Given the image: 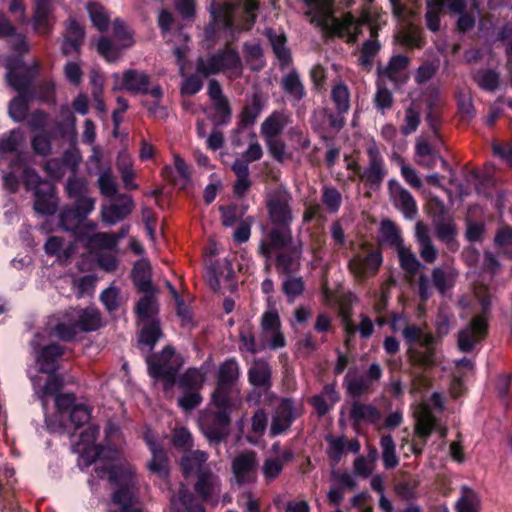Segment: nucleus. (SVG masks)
<instances>
[{"label":"nucleus","instance_id":"nucleus-42","mask_svg":"<svg viewBox=\"0 0 512 512\" xmlns=\"http://www.w3.org/2000/svg\"><path fill=\"white\" fill-rule=\"evenodd\" d=\"M270 368L264 361H255L249 370V381L252 385L264 387L268 385Z\"/></svg>","mask_w":512,"mask_h":512},{"label":"nucleus","instance_id":"nucleus-44","mask_svg":"<svg viewBox=\"0 0 512 512\" xmlns=\"http://www.w3.org/2000/svg\"><path fill=\"white\" fill-rule=\"evenodd\" d=\"M397 39L404 45L419 48L423 44L422 31L419 27L409 24L398 33Z\"/></svg>","mask_w":512,"mask_h":512},{"label":"nucleus","instance_id":"nucleus-39","mask_svg":"<svg viewBox=\"0 0 512 512\" xmlns=\"http://www.w3.org/2000/svg\"><path fill=\"white\" fill-rule=\"evenodd\" d=\"M351 417L359 423H372L375 424L380 419L379 411L371 405L354 403L351 408Z\"/></svg>","mask_w":512,"mask_h":512},{"label":"nucleus","instance_id":"nucleus-32","mask_svg":"<svg viewBox=\"0 0 512 512\" xmlns=\"http://www.w3.org/2000/svg\"><path fill=\"white\" fill-rule=\"evenodd\" d=\"M294 419L293 403L283 399L279 403L271 424V433L278 435L288 429Z\"/></svg>","mask_w":512,"mask_h":512},{"label":"nucleus","instance_id":"nucleus-43","mask_svg":"<svg viewBox=\"0 0 512 512\" xmlns=\"http://www.w3.org/2000/svg\"><path fill=\"white\" fill-rule=\"evenodd\" d=\"M337 400L338 397L335 391L331 387H325L321 395L314 396L310 399V403L319 415H324Z\"/></svg>","mask_w":512,"mask_h":512},{"label":"nucleus","instance_id":"nucleus-23","mask_svg":"<svg viewBox=\"0 0 512 512\" xmlns=\"http://www.w3.org/2000/svg\"><path fill=\"white\" fill-rule=\"evenodd\" d=\"M113 90H127L132 93H146L149 86V76L141 71L129 69L122 75L115 73Z\"/></svg>","mask_w":512,"mask_h":512},{"label":"nucleus","instance_id":"nucleus-41","mask_svg":"<svg viewBox=\"0 0 512 512\" xmlns=\"http://www.w3.org/2000/svg\"><path fill=\"white\" fill-rule=\"evenodd\" d=\"M174 170L171 175V181L180 189H184L190 181V169L185 161L178 155L174 156Z\"/></svg>","mask_w":512,"mask_h":512},{"label":"nucleus","instance_id":"nucleus-17","mask_svg":"<svg viewBox=\"0 0 512 512\" xmlns=\"http://www.w3.org/2000/svg\"><path fill=\"white\" fill-rule=\"evenodd\" d=\"M147 363L151 377L163 380L166 390L173 386L181 362L171 347L164 348L160 355L149 357Z\"/></svg>","mask_w":512,"mask_h":512},{"label":"nucleus","instance_id":"nucleus-13","mask_svg":"<svg viewBox=\"0 0 512 512\" xmlns=\"http://www.w3.org/2000/svg\"><path fill=\"white\" fill-rule=\"evenodd\" d=\"M414 416L416 424L411 451L418 455L422 452L431 432H437L440 438H444L446 436L447 429L437 421L430 404L426 402H422L415 407Z\"/></svg>","mask_w":512,"mask_h":512},{"label":"nucleus","instance_id":"nucleus-28","mask_svg":"<svg viewBox=\"0 0 512 512\" xmlns=\"http://www.w3.org/2000/svg\"><path fill=\"white\" fill-rule=\"evenodd\" d=\"M233 474L239 484L251 482L256 476V456L254 452H245L235 458Z\"/></svg>","mask_w":512,"mask_h":512},{"label":"nucleus","instance_id":"nucleus-60","mask_svg":"<svg viewBox=\"0 0 512 512\" xmlns=\"http://www.w3.org/2000/svg\"><path fill=\"white\" fill-rule=\"evenodd\" d=\"M203 381L204 375L201 373V371L197 369H189L182 376L180 385L183 388L197 389L202 385Z\"/></svg>","mask_w":512,"mask_h":512},{"label":"nucleus","instance_id":"nucleus-22","mask_svg":"<svg viewBox=\"0 0 512 512\" xmlns=\"http://www.w3.org/2000/svg\"><path fill=\"white\" fill-rule=\"evenodd\" d=\"M280 327V318L275 310H268L262 315L261 340L265 346L271 349L282 348L285 346V338Z\"/></svg>","mask_w":512,"mask_h":512},{"label":"nucleus","instance_id":"nucleus-59","mask_svg":"<svg viewBox=\"0 0 512 512\" xmlns=\"http://www.w3.org/2000/svg\"><path fill=\"white\" fill-rule=\"evenodd\" d=\"M455 225L451 221H441L436 225V235L439 240L450 245L456 235Z\"/></svg>","mask_w":512,"mask_h":512},{"label":"nucleus","instance_id":"nucleus-26","mask_svg":"<svg viewBox=\"0 0 512 512\" xmlns=\"http://www.w3.org/2000/svg\"><path fill=\"white\" fill-rule=\"evenodd\" d=\"M6 67L8 69L6 78L10 86L19 93L25 92L30 85L34 71L20 60H8Z\"/></svg>","mask_w":512,"mask_h":512},{"label":"nucleus","instance_id":"nucleus-3","mask_svg":"<svg viewBox=\"0 0 512 512\" xmlns=\"http://www.w3.org/2000/svg\"><path fill=\"white\" fill-rule=\"evenodd\" d=\"M238 376L239 366L234 360L224 362L219 368L217 387L212 395V406L216 411L202 414L199 420L203 433L211 442H218L227 434L231 402L239 393L236 388Z\"/></svg>","mask_w":512,"mask_h":512},{"label":"nucleus","instance_id":"nucleus-40","mask_svg":"<svg viewBox=\"0 0 512 512\" xmlns=\"http://www.w3.org/2000/svg\"><path fill=\"white\" fill-rule=\"evenodd\" d=\"M292 454L289 450H283L276 458H269L263 466V473L267 479H274L279 475L283 468V464L289 461Z\"/></svg>","mask_w":512,"mask_h":512},{"label":"nucleus","instance_id":"nucleus-20","mask_svg":"<svg viewBox=\"0 0 512 512\" xmlns=\"http://www.w3.org/2000/svg\"><path fill=\"white\" fill-rule=\"evenodd\" d=\"M367 152L369 156V165L366 170L361 172L359 165L354 160L348 161L347 167L369 185L378 186L386 175L383 159L376 146H370Z\"/></svg>","mask_w":512,"mask_h":512},{"label":"nucleus","instance_id":"nucleus-19","mask_svg":"<svg viewBox=\"0 0 512 512\" xmlns=\"http://www.w3.org/2000/svg\"><path fill=\"white\" fill-rule=\"evenodd\" d=\"M55 403L61 420L68 419L75 428L81 427L90 419V411L86 405L76 403L72 394L57 395Z\"/></svg>","mask_w":512,"mask_h":512},{"label":"nucleus","instance_id":"nucleus-31","mask_svg":"<svg viewBox=\"0 0 512 512\" xmlns=\"http://www.w3.org/2000/svg\"><path fill=\"white\" fill-rule=\"evenodd\" d=\"M409 59L406 56L396 55L391 58L388 66L379 72L380 81L389 80L395 85H399L406 81V67Z\"/></svg>","mask_w":512,"mask_h":512},{"label":"nucleus","instance_id":"nucleus-30","mask_svg":"<svg viewBox=\"0 0 512 512\" xmlns=\"http://www.w3.org/2000/svg\"><path fill=\"white\" fill-rule=\"evenodd\" d=\"M144 438L152 453V460L148 464L149 470L159 477L165 478L168 474V460L162 447L156 443L152 432L147 431Z\"/></svg>","mask_w":512,"mask_h":512},{"label":"nucleus","instance_id":"nucleus-58","mask_svg":"<svg viewBox=\"0 0 512 512\" xmlns=\"http://www.w3.org/2000/svg\"><path fill=\"white\" fill-rule=\"evenodd\" d=\"M245 57L252 69L258 70L264 65L262 60V49L257 43L245 45Z\"/></svg>","mask_w":512,"mask_h":512},{"label":"nucleus","instance_id":"nucleus-47","mask_svg":"<svg viewBox=\"0 0 512 512\" xmlns=\"http://www.w3.org/2000/svg\"><path fill=\"white\" fill-rule=\"evenodd\" d=\"M144 326L141 329L139 341L140 343L153 348L158 339L161 336L159 324L157 321H147L143 322Z\"/></svg>","mask_w":512,"mask_h":512},{"label":"nucleus","instance_id":"nucleus-10","mask_svg":"<svg viewBox=\"0 0 512 512\" xmlns=\"http://www.w3.org/2000/svg\"><path fill=\"white\" fill-rule=\"evenodd\" d=\"M323 299L327 305L338 308L339 315L348 335H353L357 331L364 338L372 335L373 324L367 316H361V322L359 326H356L353 323L351 309L353 303L356 301V296L353 293L345 291L332 292L328 288L324 287Z\"/></svg>","mask_w":512,"mask_h":512},{"label":"nucleus","instance_id":"nucleus-35","mask_svg":"<svg viewBox=\"0 0 512 512\" xmlns=\"http://www.w3.org/2000/svg\"><path fill=\"white\" fill-rule=\"evenodd\" d=\"M272 221L279 224L278 228H287L285 225L291 220V213L286 196L271 198L268 202Z\"/></svg>","mask_w":512,"mask_h":512},{"label":"nucleus","instance_id":"nucleus-33","mask_svg":"<svg viewBox=\"0 0 512 512\" xmlns=\"http://www.w3.org/2000/svg\"><path fill=\"white\" fill-rule=\"evenodd\" d=\"M34 27L38 33L45 34L51 29V12L54 9L53 0H34Z\"/></svg>","mask_w":512,"mask_h":512},{"label":"nucleus","instance_id":"nucleus-45","mask_svg":"<svg viewBox=\"0 0 512 512\" xmlns=\"http://www.w3.org/2000/svg\"><path fill=\"white\" fill-rule=\"evenodd\" d=\"M455 274L449 268H436L433 270V284L440 293H445L454 284Z\"/></svg>","mask_w":512,"mask_h":512},{"label":"nucleus","instance_id":"nucleus-55","mask_svg":"<svg viewBox=\"0 0 512 512\" xmlns=\"http://www.w3.org/2000/svg\"><path fill=\"white\" fill-rule=\"evenodd\" d=\"M87 10L94 26L100 31L105 30L108 25V15L104 8L100 4L90 3Z\"/></svg>","mask_w":512,"mask_h":512},{"label":"nucleus","instance_id":"nucleus-18","mask_svg":"<svg viewBox=\"0 0 512 512\" xmlns=\"http://www.w3.org/2000/svg\"><path fill=\"white\" fill-rule=\"evenodd\" d=\"M113 34L116 43L104 37L99 39L97 43L99 54L107 61H116L120 57L122 50L132 46L134 43L133 33L119 20L113 22Z\"/></svg>","mask_w":512,"mask_h":512},{"label":"nucleus","instance_id":"nucleus-57","mask_svg":"<svg viewBox=\"0 0 512 512\" xmlns=\"http://www.w3.org/2000/svg\"><path fill=\"white\" fill-rule=\"evenodd\" d=\"M341 202V194L336 189L330 187L324 188L322 193V203L329 212H337Z\"/></svg>","mask_w":512,"mask_h":512},{"label":"nucleus","instance_id":"nucleus-7","mask_svg":"<svg viewBox=\"0 0 512 512\" xmlns=\"http://www.w3.org/2000/svg\"><path fill=\"white\" fill-rule=\"evenodd\" d=\"M288 228H275L260 243V253L266 258L277 254L276 266L283 273L296 271L300 266L301 246L292 245Z\"/></svg>","mask_w":512,"mask_h":512},{"label":"nucleus","instance_id":"nucleus-15","mask_svg":"<svg viewBox=\"0 0 512 512\" xmlns=\"http://www.w3.org/2000/svg\"><path fill=\"white\" fill-rule=\"evenodd\" d=\"M96 228L95 223L85 222L79 227V231H76L79 240L85 242L92 253L111 251L129 232V226L122 227L117 233L96 232Z\"/></svg>","mask_w":512,"mask_h":512},{"label":"nucleus","instance_id":"nucleus-62","mask_svg":"<svg viewBox=\"0 0 512 512\" xmlns=\"http://www.w3.org/2000/svg\"><path fill=\"white\" fill-rule=\"evenodd\" d=\"M27 113V101L23 95L13 99L9 106V114L15 121H21Z\"/></svg>","mask_w":512,"mask_h":512},{"label":"nucleus","instance_id":"nucleus-53","mask_svg":"<svg viewBox=\"0 0 512 512\" xmlns=\"http://www.w3.org/2000/svg\"><path fill=\"white\" fill-rule=\"evenodd\" d=\"M263 108V103L259 95H253L250 102L244 107L242 111V121L245 124H252L260 114Z\"/></svg>","mask_w":512,"mask_h":512},{"label":"nucleus","instance_id":"nucleus-51","mask_svg":"<svg viewBox=\"0 0 512 512\" xmlns=\"http://www.w3.org/2000/svg\"><path fill=\"white\" fill-rule=\"evenodd\" d=\"M479 508V499L476 493L464 487L461 498L457 502L458 512H477Z\"/></svg>","mask_w":512,"mask_h":512},{"label":"nucleus","instance_id":"nucleus-24","mask_svg":"<svg viewBox=\"0 0 512 512\" xmlns=\"http://www.w3.org/2000/svg\"><path fill=\"white\" fill-rule=\"evenodd\" d=\"M382 258L378 251L367 252L365 256L356 255L349 262V269L357 281H363L374 275L381 265Z\"/></svg>","mask_w":512,"mask_h":512},{"label":"nucleus","instance_id":"nucleus-12","mask_svg":"<svg viewBox=\"0 0 512 512\" xmlns=\"http://www.w3.org/2000/svg\"><path fill=\"white\" fill-rule=\"evenodd\" d=\"M402 334L410 361L420 367H432L435 364L434 337L426 327L406 325Z\"/></svg>","mask_w":512,"mask_h":512},{"label":"nucleus","instance_id":"nucleus-52","mask_svg":"<svg viewBox=\"0 0 512 512\" xmlns=\"http://www.w3.org/2000/svg\"><path fill=\"white\" fill-rule=\"evenodd\" d=\"M380 232L383 240L395 246L396 249H399V246H403L399 230L392 221H382Z\"/></svg>","mask_w":512,"mask_h":512},{"label":"nucleus","instance_id":"nucleus-21","mask_svg":"<svg viewBox=\"0 0 512 512\" xmlns=\"http://www.w3.org/2000/svg\"><path fill=\"white\" fill-rule=\"evenodd\" d=\"M75 200L74 208H65L60 214V224L65 230L79 227L87 222L84 218L94 210L95 200L86 195L80 196Z\"/></svg>","mask_w":512,"mask_h":512},{"label":"nucleus","instance_id":"nucleus-27","mask_svg":"<svg viewBox=\"0 0 512 512\" xmlns=\"http://www.w3.org/2000/svg\"><path fill=\"white\" fill-rule=\"evenodd\" d=\"M388 187L395 206L407 219L415 218L417 214V205L413 196L396 180H390Z\"/></svg>","mask_w":512,"mask_h":512},{"label":"nucleus","instance_id":"nucleus-8","mask_svg":"<svg viewBox=\"0 0 512 512\" xmlns=\"http://www.w3.org/2000/svg\"><path fill=\"white\" fill-rule=\"evenodd\" d=\"M208 456L199 450H187L181 459V466L185 475L198 474V481L195 485L197 494L203 501L216 504L220 492L218 478L209 471L203 469Z\"/></svg>","mask_w":512,"mask_h":512},{"label":"nucleus","instance_id":"nucleus-38","mask_svg":"<svg viewBox=\"0 0 512 512\" xmlns=\"http://www.w3.org/2000/svg\"><path fill=\"white\" fill-rule=\"evenodd\" d=\"M150 270V263L145 259L138 261L133 268V281L139 290L143 292H149L151 289Z\"/></svg>","mask_w":512,"mask_h":512},{"label":"nucleus","instance_id":"nucleus-46","mask_svg":"<svg viewBox=\"0 0 512 512\" xmlns=\"http://www.w3.org/2000/svg\"><path fill=\"white\" fill-rule=\"evenodd\" d=\"M267 36L271 42L273 51L276 57L283 63L286 64L289 61V51L285 46L286 37L283 33H276L272 30L267 31Z\"/></svg>","mask_w":512,"mask_h":512},{"label":"nucleus","instance_id":"nucleus-29","mask_svg":"<svg viewBox=\"0 0 512 512\" xmlns=\"http://www.w3.org/2000/svg\"><path fill=\"white\" fill-rule=\"evenodd\" d=\"M133 207V201L129 196H120L115 203L102 207V220L109 225L116 224L126 218L132 212Z\"/></svg>","mask_w":512,"mask_h":512},{"label":"nucleus","instance_id":"nucleus-56","mask_svg":"<svg viewBox=\"0 0 512 512\" xmlns=\"http://www.w3.org/2000/svg\"><path fill=\"white\" fill-rule=\"evenodd\" d=\"M332 99L339 113L349 110V91L345 85L338 84L333 88Z\"/></svg>","mask_w":512,"mask_h":512},{"label":"nucleus","instance_id":"nucleus-5","mask_svg":"<svg viewBox=\"0 0 512 512\" xmlns=\"http://www.w3.org/2000/svg\"><path fill=\"white\" fill-rule=\"evenodd\" d=\"M25 142L24 135L13 130L0 139V168L3 173V184L10 192L18 188L19 180L25 176V170H30L25 162V156L19 152Z\"/></svg>","mask_w":512,"mask_h":512},{"label":"nucleus","instance_id":"nucleus-54","mask_svg":"<svg viewBox=\"0 0 512 512\" xmlns=\"http://www.w3.org/2000/svg\"><path fill=\"white\" fill-rule=\"evenodd\" d=\"M416 154L420 158L418 163L427 168H431L437 158V156L432 153L428 142L422 138L418 139L416 143Z\"/></svg>","mask_w":512,"mask_h":512},{"label":"nucleus","instance_id":"nucleus-36","mask_svg":"<svg viewBox=\"0 0 512 512\" xmlns=\"http://www.w3.org/2000/svg\"><path fill=\"white\" fill-rule=\"evenodd\" d=\"M288 123V117L283 112H273L261 125V135L265 140L276 138Z\"/></svg>","mask_w":512,"mask_h":512},{"label":"nucleus","instance_id":"nucleus-16","mask_svg":"<svg viewBox=\"0 0 512 512\" xmlns=\"http://www.w3.org/2000/svg\"><path fill=\"white\" fill-rule=\"evenodd\" d=\"M27 189L34 190V208L42 214H53L57 208V198L54 187L49 181H42L32 170H25V176L21 178Z\"/></svg>","mask_w":512,"mask_h":512},{"label":"nucleus","instance_id":"nucleus-6","mask_svg":"<svg viewBox=\"0 0 512 512\" xmlns=\"http://www.w3.org/2000/svg\"><path fill=\"white\" fill-rule=\"evenodd\" d=\"M50 337L71 340L78 332H91L101 326L99 312L92 307L70 308L60 318H50L47 324Z\"/></svg>","mask_w":512,"mask_h":512},{"label":"nucleus","instance_id":"nucleus-2","mask_svg":"<svg viewBox=\"0 0 512 512\" xmlns=\"http://www.w3.org/2000/svg\"><path fill=\"white\" fill-rule=\"evenodd\" d=\"M305 2L311 22L320 27L326 35L346 37L348 42L353 43L357 40L361 27L367 26L371 38L377 36L381 15L373 7L363 9L361 17L356 20L350 13L337 18L332 7L333 0H305Z\"/></svg>","mask_w":512,"mask_h":512},{"label":"nucleus","instance_id":"nucleus-50","mask_svg":"<svg viewBox=\"0 0 512 512\" xmlns=\"http://www.w3.org/2000/svg\"><path fill=\"white\" fill-rule=\"evenodd\" d=\"M72 245L65 246L62 238L57 236L50 237L45 244L47 254L56 255L59 259H67L72 252Z\"/></svg>","mask_w":512,"mask_h":512},{"label":"nucleus","instance_id":"nucleus-1","mask_svg":"<svg viewBox=\"0 0 512 512\" xmlns=\"http://www.w3.org/2000/svg\"><path fill=\"white\" fill-rule=\"evenodd\" d=\"M97 434L98 427L90 424L81 431L79 440L74 444V451L85 466L95 463L97 475L100 478L107 477L117 486L110 512H140L133 492L135 470L129 463L122 461L118 450L110 446L119 434L118 428L114 424L108 425L106 447L95 444Z\"/></svg>","mask_w":512,"mask_h":512},{"label":"nucleus","instance_id":"nucleus-14","mask_svg":"<svg viewBox=\"0 0 512 512\" xmlns=\"http://www.w3.org/2000/svg\"><path fill=\"white\" fill-rule=\"evenodd\" d=\"M197 72L203 76L224 73L230 79L242 73V63L236 50L228 46L224 51L197 62Z\"/></svg>","mask_w":512,"mask_h":512},{"label":"nucleus","instance_id":"nucleus-25","mask_svg":"<svg viewBox=\"0 0 512 512\" xmlns=\"http://www.w3.org/2000/svg\"><path fill=\"white\" fill-rule=\"evenodd\" d=\"M486 331V319L483 316L474 317L470 325L459 333V349L463 352L472 350L474 345L484 338Z\"/></svg>","mask_w":512,"mask_h":512},{"label":"nucleus","instance_id":"nucleus-61","mask_svg":"<svg viewBox=\"0 0 512 512\" xmlns=\"http://www.w3.org/2000/svg\"><path fill=\"white\" fill-rule=\"evenodd\" d=\"M384 84L385 81L383 82L379 80L374 99L376 107L380 110L390 108L393 102L392 94L387 88L383 86Z\"/></svg>","mask_w":512,"mask_h":512},{"label":"nucleus","instance_id":"nucleus-63","mask_svg":"<svg viewBox=\"0 0 512 512\" xmlns=\"http://www.w3.org/2000/svg\"><path fill=\"white\" fill-rule=\"evenodd\" d=\"M475 80L482 88L487 90L495 89L499 82L497 73L491 70L478 72L475 75Z\"/></svg>","mask_w":512,"mask_h":512},{"label":"nucleus","instance_id":"nucleus-4","mask_svg":"<svg viewBox=\"0 0 512 512\" xmlns=\"http://www.w3.org/2000/svg\"><path fill=\"white\" fill-rule=\"evenodd\" d=\"M212 23L206 30L208 38L216 34V30L224 33L234 29L249 30L255 23L258 2L256 0H229L224 4H211Z\"/></svg>","mask_w":512,"mask_h":512},{"label":"nucleus","instance_id":"nucleus-34","mask_svg":"<svg viewBox=\"0 0 512 512\" xmlns=\"http://www.w3.org/2000/svg\"><path fill=\"white\" fill-rule=\"evenodd\" d=\"M172 512H204L201 504L181 485L178 494L171 498Z\"/></svg>","mask_w":512,"mask_h":512},{"label":"nucleus","instance_id":"nucleus-11","mask_svg":"<svg viewBox=\"0 0 512 512\" xmlns=\"http://www.w3.org/2000/svg\"><path fill=\"white\" fill-rule=\"evenodd\" d=\"M443 8H447L449 12L459 14L458 28L465 32L473 27L475 17L473 14L465 12L469 9H476L475 0H428L426 20L427 26L431 31H438L440 28V15Z\"/></svg>","mask_w":512,"mask_h":512},{"label":"nucleus","instance_id":"nucleus-9","mask_svg":"<svg viewBox=\"0 0 512 512\" xmlns=\"http://www.w3.org/2000/svg\"><path fill=\"white\" fill-rule=\"evenodd\" d=\"M37 363L41 372L48 374L45 384L42 385L39 377H33V387L41 399L43 408H46V397L54 395L62 387L61 379L54 374L57 368L56 361L63 354V349L56 344L41 347L36 351Z\"/></svg>","mask_w":512,"mask_h":512},{"label":"nucleus","instance_id":"nucleus-48","mask_svg":"<svg viewBox=\"0 0 512 512\" xmlns=\"http://www.w3.org/2000/svg\"><path fill=\"white\" fill-rule=\"evenodd\" d=\"M397 253L402 269L411 275H415L421 265L414 253L405 246H399Z\"/></svg>","mask_w":512,"mask_h":512},{"label":"nucleus","instance_id":"nucleus-49","mask_svg":"<svg viewBox=\"0 0 512 512\" xmlns=\"http://www.w3.org/2000/svg\"><path fill=\"white\" fill-rule=\"evenodd\" d=\"M137 315L142 322L152 321L153 315L156 313V303L152 295H144L136 307Z\"/></svg>","mask_w":512,"mask_h":512},{"label":"nucleus","instance_id":"nucleus-64","mask_svg":"<svg viewBox=\"0 0 512 512\" xmlns=\"http://www.w3.org/2000/svg\"><path fill=\"white\" fill-rule=\"evenodd\" d=\"M304 289V284L301 278L288 277L283 282V291L291 300L299 296Z\"/></svg>","mask_w":512,"mask_h":512},{"label":"nucleus","instance_id":"nucleus-37","mask_svg":"<svg viewBox=\"0 0 512 512\" xmlns=\"http://www.w3.org/2000/svg\"><path fill=\"white\" fill-rule=\"evenodd\" d=\"M84 37L83 28L75 21H70L66 28L65 41L63 43V53L70 54L78 51Z\"/></svg>","mask_w":512,"mask_h":512}]
</instances>
